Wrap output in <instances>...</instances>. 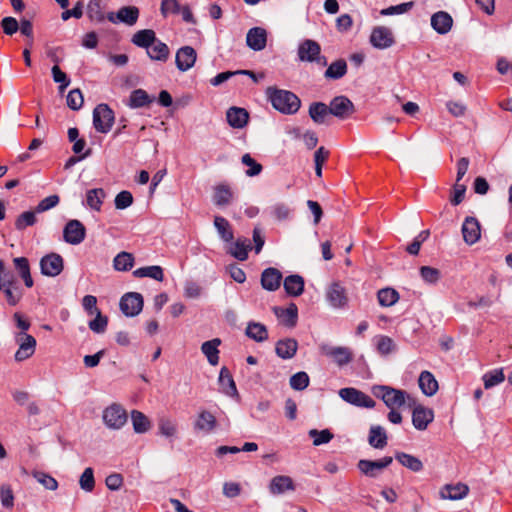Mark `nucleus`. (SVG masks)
I'll return each instance as SVG.
<instances>
[{
	"label": "nucleus",
	"mask_w": 512,
	"mask_h": 512,
	"mask_svg": "<svg viewBox=\"0 0 512 512\" xmlns=\"http://www.w3.org/2000/svg\"><path fill=\"white\" fill-rule=\"evenodd\" d=\"M40 268L43 275L55 277L63 270V258L56 253L48 254L41 259Z\"/></svg>",
	"instance_id": "obj_14"
},
{
	"label": "nucleus",
	"mask_w": 512,
	"mask_h": 512,
	"mask_svg": "<svg viewBox=\"0 0 512 512\" xmlns=\"http://www.w3.org/2000/svg\"><path fill=\"white\" fill-rule=\"evenodd\" d=\"M310 379L306 372L300 371L290 377L289 383L292 389L302 391L309 385Z\"/></svg>",
	"instance_id": "obj_56"
},
{
	"label": "nucleus",
	"mask_w": 512,
	"mask_h": 512,
	"mask_svg": "<svg viewBox=\"0 0 512 512\" xmlns=\"http://www.w3.org/2000/svg\"><path fill=\"white\" fill-rule=\"evenodd\" d=\"M102 419L108 428L118 430L126 424L128 417L120 404L113 403L104 409Z\"/></svg>",
	"instance_id": "obj_5"
},
{
	"label": "nucleus",
	"mask_w": 512,
	"mask_h": 512,
	"mask_svg": "<svg viewBox=\"0 0 512 512\" xmlns=\"http://www.w3.org/2000/svg\"><path fill=\"white\" fill-rule=\"evenodd\" d=\"M86 236V229L79 220H70L64 227V240L72 245L80 244Z\"/></svg>",
	"instance_id": "obj_13"
},
{
	"label": "nucleus",
	"mask_w": 512,
	"mask_h": 512,
	"mask_svg": "<svg viewBox=\"0 0 512 512\" xmlns=\"http://www.w3.org/2000/svg\"><path fill=\"white\" fill-rule=\"evenodd\" d=\"M134 265V257L131 253L122 251L113 259V268L116 271H129Z\"/></svg>",
	"instance_id": "obj_47"
},
{
	"label": "nucleus",
	"mask_w": 512,
	"mask_h": 512,
	"mask_svg": "<svg viewBox=\"0 0 512 512\" xmlns=\"http://www.w3.org/2000/svg\"><path fill=\"white\" fill-rule=\"evenodd\" d=\"M269 490L272 494L278 495L286 491L295 490V485L291 477L279 475L272 478Z\"/></svg>",
	"instance_id": "obj_28"
},
{
	"label": "nucleus",
	"mask_w": 512,
	"mask_h": 512,
	"mask_svg": "<svg viewBox=\"0 0 512 512\" xmlns=\"http://www.w3.org/2000/svg\"><path fill=\"white\" fill-rule=\"evenodd\" d=\"M309 116L314 123L320 125L326 123V118L330 115L329 106L323 102H313L309 106Z\"/></svg>",
	"instance_id": "obj_33"
},
{
	"label": "nucleus",
	"mask_w": 512,
	"mask_h": 512,
	"mask_svg": "<svg viewBox=\"0 0 512 512\" xmlns=\"http://www.w3.org/2000/svg\"><path fill=\"white\" fill-rule=\"evenodd\" d=\"M245 334L256 342H264L268 339V330L266 326L259 322H249L247 324Z\"/></svg>",
	"instance_id": "obj_35"
},
{
	"label": "nucleus",
	"mask_w": 512,
	"mask_h": 512,
	"mask_svg": "<svg viewBox=\"0 0 512 512\" xmlns=\"http://www.w3.org/2000/svg\"><path fill=\"white\" fill-rule=\"evenodd\" d=\"M157 40L156 33L151 29H143L137 31L131 42L141 48H145L146 50L152 46L153 43Z\"/></svg>",
	"instance_id": "obj_34"
},
{
	"label": "nucleus",
	"mask_w": 512,
	"mask_h": 512,
	"mask_svg": "<svg viewBox=\"0 0 512 512\" xmlns=\"http://www.w3.org/2000/svg\"><path fill=\"white\" fill-rule=\"evenodd\" d=\"M233 192L227 185H218L215 188L214 203L217 206H226L231 203Z\"/></svg>",
	"instance_id": "obj_49"
},
{
	"label": "nucleus",
	"mask_w": 512,
	"mask_h": 512,
	"mask_svg": "<svg viewBox=\"0 0 512 512\" xmlns=\"http://www.w3.org/2000/svg\"><path fill=\"white\" fill-rule=\"evenodd\" d=\"M193 427L195 431L210 434L217 427L216 417L208 410H201L196 417Z\"/></svg>",
	"instance_id": "obj_19"
},
{
	"label": "nucleus",
	"mask_w": 512,
	"mask_h": 512,
	"mask_svg": "<svg viewBox=\"0 0 512 512\" xmlns=\"http://www.w3.org/2000/svg\"><path fill=\"white\" fill-rule=\"evenodd\" d=\"M326 298L334 308H343L348 303L346 290L339 282H334L328 287Z\"/></svg>",
	"instance_id": "obj_16"
},
{
	"label": "nucleus",
	"mask_w": 512,
	"mask_h": 512,
	"mask_svg": "<svg viewBox=\"0 0 512 512\" xmlns=\"http://www.w3.org/2000/svg\"><path fill=\"white\" fill-rule=\"evenodd\" d=\"M159 434L166 438H174L177 435V424L168 417H161L158 420Z\"/></svg>",
	"instance_id": "obj_52"
},
{
	"label": "nucleus",
	"mask_w": 512,
	"mask_h": 512,
	"mask_svg": "<svg viewBox=\"0 0 512 512\" xmlns=\"http://www.w3.org/2000/svg\"><path fill=\"white\" fill-rule=\"evenodd\" d=\"M133 275L137 278L149 277L157 281L164 279L163 269L157 265L138 268L133 271Z\"/></svg>",
	"instance_id": "obj_48"
},
{
	"label": "nucleus",
	"mask_w": 512,
	"mask_h": 512,
	"mask_svg": "<svg viewBox=\"0 0 512 512\" xmlns=\"http://www.w3.org/2000/svg\"><path fill=\"white\" fill-rule=\"evenodd\" d=\"M347 73V63L344 59L332 62L326 69L324 76L327 79L337 80Z\"/></svg>",
	"instance_id": "obj_44"
},
{
	"label": "nucleus",
	"mask_w": 512,
	"mask_h": 512,
	"mask_svg": "<svg viewBox=\"0 0 512 512\" xmlns=\"http://www.w3.org/2000/svg\"><path fill=\"white\" fill-rule=\"evenodd\" d=\"M15 268L18 270L20 277L23 279L25 286L31 288L34 284L31 273L29 261L25 257H17L13 260Z\"/></svg>",
	"instance_id": "obj_40"
},
{
	"label": "nucleus",
	"mask_w": 512,
	"mask_h": 512,
	"mask_svg": "<svg viewBox=\"0 0 512 512\" xmlns=\"http://www.w3.org/2000/svg\"><path fill=\"white\" fill-rule=\"evenodd\" d=\"M147 54L152 60L164 62L169 57V48L165 43L157 39L155 43L147 49Z\"/></svg>",
	"instance_id": "obj_43"
},
{
	"label": "nucleus",
	"mask_w": 512,
	"mask_h": 512,
	"mask_svg": "<svg viewBox=\"0 0 512 512\" xmlns=\"http://www.w3.org/2000/svg\"><path fill=\"white\" fill-rule=\"evenodd\" d=\"M370 43L378 49H386L394 44L392 31L384 26L375 27L370 35Z\"/></svg>",
	"instance_id": "obj_15"
},
{
	"label": "nucleus",
	"mask_w": 512,
	"mask_h": 512,
	"mask_svg": "<svg viewBox=\"0 0 512 512\" xmlns=\"http://www.w3.org/2000/svg\"><path fill=\"white\" fill-rule=\"evenodd\" d=\"M328 106L330 114L341 120L349 118L355 111L353 102L346 96L334 97Z\"/></svg>",
	"instance_id": "obj_10"
},
{
	"label": "nucleus",
	"mask_w": 512,
	"mask_h": 512,
	"mask_svg": "<svg viewBox=\"0 0 512 512\" xmlns=\"http://www.w3.org/2000/svg\"><path fill=\"white\" fill-rule=\"evenodd\" d=\"M130 106L133 108H139L148 105L152 102L147 92L142 89L134 90L129 98Z\"/></svg>",
	"instance_id": "obj_53"
},
{
	"label": "nucleus",
	"mask_w": 512,
	"mask_h": 512,
	"mask_svg": "<svg viewBox=\"0 0 512 512\" xmlns=\"http://www.w3.org/2000/svg\"><path fill=\"white\" fill-rule=\"evenodd\" d=\"M115 116L113 110L107 104H99L93 110V125L97 132L108 133L113 124Z\"/></svg>",
	"instance_id": "obj_4"
},
{
	"label": "nucleus",
	"mask_w": 512,
	"mask_h": 512,
	"mask_svg": "<svg viewBox=\"0 0 512 512\" xmlns=\"http://www.w3.org/2000/svg\"><path fill=\"white\" fill-rule=\"evenodd\" d=\"M281 272L273 267L265 269L261 274V285L265 290L275 291L280 287Z\"/></svg>",
	"instance_id": "obj_24"
},
{
	"label": "nucleus",
	"mask_w": 512,
	"mask_h": 512,
	"mask_svg": "<svg viewBox=\"0 0 512 512\" xmlns=\"http://www.w3.org/2000/svg\"><path fill=\"white\" fill-rule=\"evenodd\" d=\"M387 433L380 425H373L370 427L368 435V443L375 449H383L387 446Z\"/></svg>",
	"instance_id": "obj_27"
},
{
	"label": "nucleus",
	"mask_w": 512,
	"mask_h": 512,
	"mask_svg": "<svg viewBox=\"0 0 512 512\" xmlns=\"http://www.w3.org/2000/svg\"><path fill=\"white\" fill-rule=\"evenodd\" d=\"M181 5L178 0H162L160 6L161 15L166 18L170 14H178L180 12Z\"/></svg>",
	"instance_id": "obj_63"
},
{
	"label": "nucleus",
	"mask_w": 512,
	"mask_h": 512,
	"mask_svg": "<svg viewBox=\"0 0 512 512\" xmlns=\"http://www.w3.org/2000/svg\"><path fill=\"white\" fill-rule=\"evenodd\" d=\"M114 203H115V207L117 209H120V210L126 209L132 205L133 196H132L131 192H129V191H126V190L121 191L116 195Z\"/></svg>",
	"instance_id": "obj_64"
},
{
	"label": "nucleus",
	"mask_w": 512,
	"mask_h": 512,
	"mask_svg": "<svg viewBox=\"0 0 512 512\" xmlns=\"http://www.w3.org/2000/svg\"><path fill=\"white\" fill-rule=\"evenodd\" d=\"M33 477L48 490L54 491L58 488L56 479L45 472L35 471Z\"/></svg>",
	"instance_id": "obj_58"
},
{
	"label": "nucleus",
	"mask_w": 512,
	"mask_h": 512,
	"mask_svg": "<svg viewBox=\"0 0 512 512\" xmlns=\"http://www.w3.org/2000/svg\"><path fill=\"white\" fill-rule=\"evenodd\" d=\"M309 437L313 439L314 446H320L323 444L329 443L333 439V434L328 429H323L321 431L317 429H311L309 432Z\"/></svg>",
	"instance_id": "obj_55"
},
{
	"label": "nucleus",
	"mask_w": 512,
	"mask_h": 512,
	"mask_svg": "<svg viewBox=\"0 0 512 512\" xmlns=\"http://www.w3.org/2000/svg\"><path fill=\"white\" fill-rule=\"evenodd\" d=\"M226 118L231 127L240 129L247 124L249 114L244 108L231 107L227 110Z\"/></svg>",
	"instance_id": "obj_25"
},
{
	"label": "nucleus",
	"mask_w": 512,
	"mask_h": 512,
	"mask_svg": "<svg viewBox=\"0 0 512 512\" xmlns=\"http://www.w3.org/2000/svg\"><path fill=\"white\" fill-rule=\"evenodd\" d=\"M116 18L119 22L133 26L139 18V9L136 6L121 7L116 13Z\"/></svg>",
	"instance_id": "obj_38"
},
{
	"label": "nucleus",
	"mask_w": 512,
	"mask_h": 512,
	"mask_svg": "<svg viewBox=\"0 0 512 512\" xmlns=\"http://www.w3.org/2000/svg\"><path fill=\"white\" fill-rule=\"evenodd\" d=\"M297 55L302 62L316 63L320 66L327 65L326 57L321 55V46L315 40L305 39L300 42Z\"/></svg>",
	"instance_id": "obj_3"
},
{
	"label": "nucleus",
	"mask_w": 512,
	"mask_h": 512,
	"mask_svg": "<svg viewBox=\"0 0 512 512\" xmlns=\"http://www.w3.org/2000/svg\"><path fill=\"white\" fill-rule=\"evenodd\" d=\"M469 488L466 484L457 483L455 485L446 484L440 491V496L443 499L460 500L466 497Z\"/></svg>",
	"instance_id": "obj_26"
},
{
	"label": "nucleus",
	"mask_w": 512,
	"mask_h": 512,
	"mask_svg": "<svg viewBox=\"0 0 512 512\" xmlns=\"http://www.w3.org/2000/svg\"><path fill=\"white\" fill-rule=\"evenodd\" d=\"M485 389H491L505 380L504 369L497 368L486 372L482 376Z\"/></svg>",
	"instance_id": "obj_45"
},
{
	"label": "nucleus",
	"mask_w": 512,
	"mask_h": 512,
	"mask_svg": "<svg viewBox=\"0 0 512 512\" xmlns=\"http://www.w3.org/2000/svg\"><path fill=\"white\" fill-rule=\"evenodd\" d=\"M320 351L324 356L331 358L340 367L349 364L353 360V353L348 347L322 344Z\"/></svg>",
	"instance_id": "obj_8"
},
{
	"label": "nucleus",
	"mask_w": 512,
	"mask_h": 512,
	"mask_svg": "<svg viewBox=\"0 0 512 512\" xmlns=\"http://www.w3.org/2000/svg\"><path fill=\"white\" fill-rule=\"evenodd\" d=\"M266 96L273 108L285 115L296 114L301 107L299 97L288 90L268 87Z\"/></svg>",
	"instance_id": "obj_1"
},
{
	"label": "nucleus",
	"mask_w": 512,
	"mask_h": 512,
	"mask_svg": "<svg viewBox=\"0 0 512 512\" xmlns=\"http://www.w3.org/2000/svg\"><path fill=\"white\" fill-rule=\"evenodd\" d=\"M119 305L123 314L128 317H133L142 311L143 297L140 293L129 292L122 296Z\"/></svg>",
	"instance_id": "obj_11"
},
{
	"label": "nucleus",
	"mask_w": 512,
	"mask_h": 512,
	"mask_svg": "<svg viewBox=\"0 0 512 512\" xmlns=\"http://www.w3.org/2000/svg\"><path fill=\"white\" fill-rule=\"evenodd\" d=\"M392 462L393 458L391 456H385L379 460L361 459L357 463V468L365 476L375 478Z\"/></svg>",
	"instance_id": "obj_9"
},
{
	"label": "nucleus",
	"mask_w": 512,
	"mask_h": 512,
	"mask_svg": "<svg viewBox=\"0 0 512 512\" xmlns=\"http://www.w3.org/2000/svg\"><path fill=\"white\" fill-rule=\"evenodd\" d=\"M131 421L133 429L136 433L142 434L151 428L150 420L141 411L133 410L131 412Z\"/></svg>",
	"instance_id": "obj_42"
},
{
	"label": "nucleus",
	"mask_w": 512,
	"mask_h": 512,
	"mask_svg": "<svg viewBox=\"0 0 512 512\" xmlns=\"http://www.w3.org/2000/svg\"><path fill=\"white\" fill-rule=\"evenodd\" d=\"M86 14L88 18L95 23H101L105 20L101 0H90L87 5Z\"/></svg>",
	"instance_id": "obj_50"
},
{
	"label": "nucleus",
	"mask_w": 512,
	"mask_h": 512,
	"mask_svg": "<svg viewBox=\"0 0 512 512\" xmlns=\"http://www.w3.org/2000/svg\"><path fill=\"white\" fill-rule=\"evenodd\" d=\"M375 397L381 399L387 408H400L406 403L412 407L413 398L404 390L396 389L386 385H376L372 388Z\"/></svg>",
	"instance_id": "obj_2"
},
{
	"label": "nucleus",
	"mask_w": 512,
	"mask_h": 512,
	"mask_svg": "<svg viewBox=\"0 0 512 512\" xmlns=\"http://www.w3.org/2000/svg\"><path fill=\"white\" fill-rule=\"evenodd\" d=\"M413 411H412V423L413 426L417 430H425L428 425L433 421L434 419V412L432 409L424 407L420 404H416V401L413 399L411 402Z\"/></svg>",
	"instance_id": "obj_12"
},
{
	"label": "nucleus",
	"mask_w": 512,
	"mask_h": 512,
	"mask_svg": "<svg viewBox=\"0 0 512 512\" xmlns=\"http://www.w3.org/2000/svg\"><path fill=\"white\" fill-rule=\"evenodd\" d=\"M79 485L82 490L92 492L95 488L94 471L91 467H87L80 476Z\"/></svg>",
	"instance_id": "obj_57"
},
{
	"label": "nucleus",
	"mask_w": 512,
	"mask_h": 512,
	"mask_svg": "<svg viewBox=\"0 0 512 512\" xmlns=\"http://www.w3.org/2000/svg\"><path fill=\"white\" fill-rule=\"evenodd\" d=\"M395 459L404 467L410 469L413 472H419L423 469L422 461L411 455L404 452H396Z\"/></svg>",
	"instance_id": "obj_39"
},
{
	"label": "nucleus",
	"mask_w": 512,
	"mask_h": 512,
	"mask_svg": "<svg viewBox=\"0 0 512 512\" xmlns=\"http://www.w3.org/2000/svg\"><path fill=\"white\" fill-rule=\"evenodd\" d=\"M275 314L282 319V321L290 327L296 325L298 317V308L294 303L289 304L285 309L275 308Z\"/></svg>",
	"instance_id": "obj_41"
},
{
	"label": "nucleus",
	"mask_w": 512,
	"mask_h": 512,
	"mask_svg": "<svg viewBox=\"0 0 512 512\" xmlns=\"http://www.w3.org/2000/svg\"><path fill=\"white\" fill-rule=\"evenodd\" d=\"M221 344L219 338L206 341L201 345V351L206 356L208 362L212 366H216L219 363V349Z\"/></svg>",
	"instance_id": "obj_29"
},
{
	"label": "nucleus",
	"mask_w": 512,
	"mask_h": 512,
	"mask_svg": "<svg viewBox=\"0 0 512 512\" xmlns=\"http://www.w3.org/2000/svg\"><path fill=\"white\" fill-rule=\"evenodd\" d=\"M197 54L193 47H181L176 53V66L180 71H187L192 68L196 62Z\"/></svg>",
	"instance_id": "obj_20"
},
{
	"label": "nucleus",
	"mask_w": 512,
	"mask_h": 512,
	"mask_svg": "<svg viewBox=\"0 0 512 512\" xmlns=\"http://www.w3.org/2000/svg\"><path fill=\"white\" fill-rule=\"evenodd\" d=\"M297 350L298 342L294 338L280 339L275 345V353L284 360L293 358Z\"/></svg>",
	"instance_id": "obj_23"
},
{
	"label": "nucleus",
	"mask_w": 512,
	"mask_h": 512,
	"mask_svg": "<svg viewBox=\"0 0 512 512\" xmlns=\"http://www.w3.org/2000/svg\"><path fill=\"white\" fill-rule=\"evenodd\" d=\"M15 342L19 346L14 356L17 362H22L35 353L36 339L32 335L25 332L16 333Z\"/></svg>",
	"instance_id": "obj_7"
},
{
	"label": "nucleus",
	"mask_w": 512,
	"mask_h": 512,
	"mask_svg": "<svg viewBox=\"0 0 512 512\" xmlns=\"http://www.w3.org/2000/svg\"><path fill=\"white\" fill-rule=\"evenodd\" d=\"M94 315L95 318L88 324L90 330L98 334L104 333L107 328L108 318L103 316L101 311L96 312Z\"/></svg>",
	"instance_id": "obj_59"
},
{
	"label": "nucleus",
	"mask_w": 512,
	"mask_h": 512,
	"mask_svg": "<svg viewBox=\"0 0 512 512\" xmlns=\"http://www.w3.org/2000/svg\"><path fill=\"white\" fill-rule=\"evenodd\" d=\"M377 299L381 306H393L399 300V293L393 288H383L377 293Z\"/></svg>",
	"instance_id": "obj_51"
},
{
	"label": "nucleus",
	"mask_w": 512,
	"mask_h": 512,
	"mask_svg": "<svg viewBox=\"0 0 512 512\" xmlns=\"http://www.w3.org/2000/svg\"><path fill=\"white\" fill-rule=\"evenodd\" d=\"M37 212L34 211H25L21 213L16 221H15V228L19 231H22L26 229L29 226H32L36 223V214Z\"/></svg>",
	"instance_id": "obj_54"
},
{
	"label": "nucleus",
	"mask_w": 512,
	"mask_h": 512,
	"mask_svg": "<svg viewBox=\"0 0 512 512\" xmlns=\"http://www.w3.org/2000/svg\"><path fill=\"white\" fill-rule=\"evenodd\" d=\"M0 291L4 292L8 304L11 306L17 305L23 296L13 274L5 275V284L3 288H0Z\"/></svg>",
	"instance_id": "obj_18"
},
{
	"label": "nucleus",
	"mask_w": 512,
	"mask_h": 512,
	"mask_svg": "<svg viewBox=\"0 0 512 512\" xmlns=\"http://www.w3.org/2000/svg\"><path fill=\"white\" fill-rule=\"evenodd\" d=\"M420 275L426 283L435 284L440 279L441 272L439 269L434 267L422 266L420 268Z\"/></svg>",
	"instance_id": "obj_61"
},
{
	"label": "nucleus",
	"mask_w": 512,
	"mask_h": 512,
	"mask_svg": "<svg viewBox=\"0 0 512 512\" xmlns=\"http://www.w3.org/2000/svg\"><path fill=\"white\" fill-rule=\"evenodd\" d=\"M452 25L453 19L445 11H438L431 16V26L438 34H447L451 30Z\"/></svg>",
	"instance_id": "obj_22"
},
{
	"label": "nucleus",
	"mask_w": 512,
	"mask_h": 512,
	"mask_svg": "<svg viewBox=\"0 0 512 512\" xmlns=\"http://www.w3.org/2000/svg\"><path fill=\"white\" fill-rule=\"evenodd\" d=\"M267 32L262 27L251 28L246 35V44L254 51H261L266 47Z\"/></svg>",
	"instance_id": "obj_21"
},
{
	"label": "nucleus",
	"mask_w": 512,
	"mask_h": 512,
	"mask_svg": "<svg viewBox=\"0 0 512 512\" xmlns=\"http://www.w3.org/2000/svg\"><path fill=\"white\" fill-rule=\"evenodd\" d=\"M462 235L466 244H475L481 236L480 223L475 217L468 216L462 224Z\"/></svg>",
	"instance_id": "obj_17"
},
{
	"label": "nucleus",
	"mask_w": 512,
	"mask_h": 512,
	"mask_svg": "<svg viewBox=\"0 0 512 512\" xmlns=\"http://www.w3.org/2000/svg\"><path fill=\"white\" fill-rule=\"evenodd\" d=\"M106 197V192L102 188H93L86 193V204L94 211H101L103 201Z\"/></svg>",
	"instance_id": "obj_37"
},
{
	"label": "nucleus",
	"mask_w": 512,
	"mask_h": 512,
	"mask_svg": "<svg viewBox=\"0 0 512 512\" xmlns=\"http://www.w3.org/2000/svg\"><path fill=\"white\" fill-rule=\"evenodd\" d=\"M283 286L288 295L296 297L304 291V279L297 274L289 275L284 279Z\"/></svg>",
	"instance_id": "obj_30"
},
{
	"label": "nucleus",
	"mask_w": 512,
	"mask_h": 512,
	"mask_svg": "<svg viewBox=\"0 0 512 512\" xmlns=\"http://www.w3.org/2000/svg\"><path fill=\"white\" fill-rule=\"evenodd\" d=\"M242 163L249 167L246 171V175L249 177L257 176L262 171V165L256 162L250 154L246 153L242 156Z\"/></svg>",
	"instance_id": "obj_62"
},
{
	"label": "nucleus",
	"mask_w": 512,
	"mask_h": 512,
	"mask_svg": "<svg viewBox=\"0 0 512 512\" xmlns=\"http://www.w3.org/2000/svg\"><path fill=\"white\" fill-rule=\"evenodd\" d=\"M67 106L76 111V110H79L82 106H83V103H84V98H83V95H82V92L80 91V89H73L71 91H69L68 95H67Z\"/></svg>",
	"instance_id": "obj_60"
},
{
	"label": "nucleus",
	"mask_w": 512,
	"mask_h": 512,
	"mask_svg": "<svg viewBox=\"0 0 512 512\" xmlns=\"http://www.w3.org/2000/svg\"><path fill=\"white\" fill-rule=\"evenodd\" d=\"M219 384L223 393L228 396L237 395L236 384L227 367H222L219 373Z\"/></svg>",
	"instance_id": "obj_36"
},
{
	"label": "nucleus",
	"mask_w": 512,
	"mask_h": 512,
	"mask_svg": "<svg viewBox=\"0 0 512 512\" xmlns=\"http://www.w3.org/2000/svg\"><path fill=\"white\" fill-rule=\"evenodd\" d=\"M214 226L220 236V238L225 242H230L233 240L234 235L231 229L230 223L222 216L214 217Z\"/></svg>",
	"instance_id": "obj_46"
},
{
	"label": "nucleus",
	"mask_w": 512,
	"mask_h": 512,
	"mask_svg": "<svg viewBox=\"0 0 512 512\" xmlns=\"http://www.w3.org/2000/svg\"><path fill=\"white\" fill-rule=\"evenodd\" d=\"M418 383L421 391L426 396H433L438 391V382L429 371L421 372Z\"/></svg>",
	"instance_id": "obj_31"
},
{
	"label": "nucleus",
	"mask_w": 512,
	"mask_h": 512,
	"mask_svg": "<svg viewBox=\"0 0 512 512\" xmlns=\"http://www.w3.org/2000/svg\"><path fill=\"white\" fill-rule=\"evenodd\" d=\"M338 394L342 400L351 405L364 408L375 407V401L370 396L356 388H342L339 390Z\"/></svg>",
	"instance_id": "obj_6"
},
{
	"label": "nucleus",
	"mask_w": 512,
	"mask_h": 512,
	"mask_svg": "<svg viewBox=\"0 0 512 512\" xmlns=\"http://www.w3.org/2000/svg\"><path fill=\"white\" fill-rule=\"evenodd\" d=\"M251 249L250 240L245 237H240L231 246L229 253L237 260L245 261L248 258V251Z\"/></svg>",
	"instance_id": "obj_32"
}]
</instances>
